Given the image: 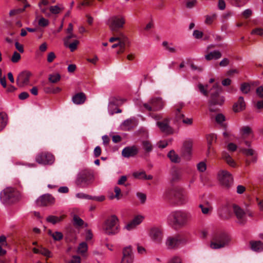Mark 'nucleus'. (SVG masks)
I'll return each instance as SVG.
<instances>
[{
	"instance_id": "nucleus-1",
	"label": "nucleus",
	"mask_w": 263,
	"mask_h": 263,
	"mask_svg": "<svg viewBox=\"0 0 263 263\" xmlns=\"http://www.w3.org/2000/svg\"><path fill=\"white\" fill-rule=\"evenodd\" d=\"M189 241V237L184 234H177L166 237L165 245L168 249H176L181 246L186 244Z\"/></svg>"
},
{
	"instance_id": "nucleus-2",
	"label": "nucleus",
	"mask_w": 263,
	"mask_h": 263,
	"mask_svg": "<svg viewBox=\"0 0 263 263\" xmlns=\"http://www.w3.org/2000/svg\"><path fill=\"white\" fill-rule=\"evenodd\" d=\"M170 218L173 220L175 225L183 227L192 220V213L185 211H175L171 213Z\"/></svg>"
},
{
	"instance_id": "nucleus-3",
	"label": "nucleus",
	"mask_w": 263,
	"mask_h": 263,
	"mask_svg": "<svg viewBox=\"0 0 263 263\" xmlns=\"http://www.w3.org/2000/svg\"><path fill=\"white\" fill-rule=\"evenodd\" d=\"M229 235L224 232L215 233L212 234L210 248L212 249H219L229 245Z\"/></svg>"
},
{
	"instance_id": "nucleus-4",
	"label": "nucleus",
	"mask_w": 263,
	"mask_h": 263,
	"mask_svg": "<svg viewBox=\"0 0 263 263\" xmlns=\"http://www.w3.org/2000/svg\"><path fill=\"white\" fill-rule=\"evenodd\" d=\"M220 92L221 88L217 84H215L210 90L211 99L209 101V110L211 112H215L217 110L214 106L221 105L224 101L223 97L219 95Z\"/></svg>"
},
{
	"instance_id": "nucleus-5",
	"label": "nucleus",
	"mask_w": 263,
	"mask_h": 263,
	"mask_svg": "<svg viewBox=\"0 0 263 263\" xmlns=\"http://www.w3.org/2000/svg\"><path fill=\"white\" fill-rule=\"evenodd\" d=\"M20 197V193L14 188L9 187L3 190L0 193V199L4 204H10L17 200Z\"/></svg>"
},
{
	"instance_id": "nucleus-6",
	"label": "nucleus",
	"mask_w": 263,
	"mask_h": 263,
	"mask_svg": "<svg viewBox=\"0 0 263 263\" xmlns=\"http://www.w3.org/2000/svg\"><path fill=\"white\" fill-rule=\"evenodd\" d=\"M103 231L107 235H115L120 231L119 219L118 217L112 215L105 221L103 226Z\"/></svg>"
},
{
	"instance_id": "nucleus-7",
	"label": "nucleus",
	"mask_w": 263,
	"mask_h": 263,
	"mask_svg": "<svg viewBox=\"0 0 263 263\" xmlns=\"http://www.w3.org/2000/svg\"><path fill=\"white\" fill-rule=\"evenodd\" d=\"M217 178L220 186L224 190L230 186V173L226 170H220L217 173Z\"/></svg>"
},
{
	"instance_id": "nucleus-8",
	"label": "nucleus",
	"mask_w": 263,
	"mask_h": 263,
	"mask_svg": "<svg viewBox=\"0 0 263 263\" xmlns=\"http://www.w3.org/2000/svg\"><path fill=\"white\" fill-rule=\"evenodd\" d=\"M125 23V18L121 15L113 16L108 20V25L112 31H117L123 28Z\"/></svg>"
},
{
	"instance_id": "nucleus-9",
	"label": "nucleus",
	"mask_w": 263,
	"mask_h": 263,
	"mask_svg": "<svg viewBox=\"0 0 263 263\" xmlns=\"http://www.w3.org/2000/svg\"><path fill=\"white\" fill-rule=\"evenodd\" d=\"M93 178L90 172L84 171L78 175L76 183L81 187H85L92 182Z\"/></svg>"
},
{
	"instance_id": "nucleus-10",
	"label": "nucleus",
	"mask_w": 263,
	"mask_h": 263,
	"mask_svg": "<svg viewBox=\"0 0 263 263\" xmlns=\"http://www.w3.org/2000/svg\"><path fill=\"white\" fill-rule=\"evenodd\" d=\"M148 236L153 242L160 245L163 239V230L159 227H152L148 231Z\"/></svg>"
},
{
	"instance_id": "nucleus-11",
	"label": "nucleus",
	"mask_w": 263,
	"mask_h": 263,
	"mask_svg": "<svg viewBox=\"0 0 263 263\" xmlns=\"http://www.w3.org/2000/svg\"><path fill=\"white\" fill-rule=\"evenodd\" d=\"M35 161L39 164L51 165L54 162V157L49 152H42L36 155Z\"/></svg>"
},
{
	"instance_id": "nucleus-12",
	"label": "nucleus",
	"mask_w": 263,
	"mask_h": 263,
	"mask_svg": "<svg viewBox=\"0 0 263 263\" xmlns=\"http://www.w3.org/2000/svg\"><path fill=\"white\" fill-rule=\"evenodd\" d=\"M223 136L224 143L223 148H226L222 152V158L227 163L229 164L230 163V157L229 153L230 152V142L229 141V133L224 131L222 133Z\"/></svg>"
},
{
	"instance_id": "nucleus-13",
	"label": "nucleus",
	"mask_w": 263,
	"mask_h": 263,
	"mask_svg": "<svg viewBox=\"0 0 263 263\" xmlns=\"http://www.w3.org/2000/svg\"><path fill=\"white\" fill-rule=\"evenodd\" d=\"M218 214L222 219H228L230 215V202L229 200L222 203L218 211Z\"/></svg>"
},
{
	"instance_id": "nucleus-14",
	"label": "nucleus",
	"mask_w": 263,
	"mask_h": 263,
	"mask_svg": "<svg viewBox=\"0 0 263 263\" xmlns=\"http://www.w3.org/2000/svg\"><path fill=\"white\" fill-rule=\"evenodd\" d=\"M31 76V72L24 71L21 72L17 76L16 83L20 87H23L28 85L29 83V79Z\"/></svg>"
},
{
	"instance_id": "nucleus-15",
	"label": "nucleus",
	"mask_w": 263,
	"mask_h": 263,
	"mask_svg": "<svg viewBox=\"0 0 263 263\" xmlns=\"http://www.w3.org/2000/svg\"><path fill=\"white\" fill-rule=\"evenodd\" d=\"M54 198L50 194H45L40 197L36 200V204L40 206H47L54 203Z\"/></svg>"
},
{
	"instance_id": "nucleus-16",
	"label": "nucleus",
	"mask_w": 263,
	"mask_h": 263,
	"mask_svg": "<svg viewBox=\"0 0 263 263\" xmlns=\"http://www.w3.org/2000/svg\"><path fill=\"white\" fill-rule=\"evenodd\" d=\"M233 209L234 213L238 220V222L240 224H244L247 221L245 211L237 205H233Z\"/></svg>"
},
{
	"instance_id": "nucleus-17",
	"label": "nucleus",
	"mask_w": 263,
	"mask_h": 263,
	"mask_svg": "<svg viewBox=\"0 0 263 263\" xmlns=\"http://www.w3.org/2000/svg\"><path fill=\"white\" fill-rule=\"evenodd\" d=\"M213 47H214V45H210L206 48V52L207 53L204 55V57L207 61L216 60L220 59L222 56L221 53L219 50L209 51V50Z\"/></svg>"
},
{
	"instance_id": "nucleus-18",
	"label": "nucleus",
	"mask_w": 263,
	"mask_h": 263,
	"mask_svg": "<svg viewBox=\"0 0 263 263\" xmlns=\"http://www.w3.org/2000/svg\"><path fill=\"white\" fill-rule=\"evenodd\" d=\"M143 216L137 215L124 227V229L128 231L133 230L143 221Z\"/></svg>"
},
{
	"instance_id": "nucleus-19",
	"label": "nucleus",
	"mask_w": 263,
	"mask_h": 263,
	"mask_svg": "<svg viewBox=\"0 0 263 263\" xmlns=\"http://www.w3.org/2000/svg\"><path fill=\"white\" fill-rule=\"evenodd\" d=\"M157 125L162 132L166 135H171L174 133V130L169 125V121L167 119H165L161 122H157Z\"/></svg>"
},
{
	"instance_id": "nucleus-20",
	"label": "nucleus",
	"mask_w": 263,
	"mask_h": 263,
	"mask_svg": "<svg viewBox=\"0 0 263 263\" xmlns=\"http://www.w3.org/2000/svg\"><path fill=\"white\" fill-rule=\"evenodd\" d=\"M149 103L153 106L154 111H158L162 109L164 105L165 102L160 97L152 98L149 100Z\"/></svg>"
},
{
	"instance_id": "nucleus-21",
	"label": "nucleus",
	"mask_w": 263,
	"mask_h": 263,
	"mask_svg": "<svg viewBox=\"0 0 263 263\" xmlns=\"http://www.w3.org/2000/svg\"><path fill=\"white\" fill-rule=\"evenodd\" d=\"M138 152V149L136 146H127L122 150V155L124 157L129 158L135 156Z\"/></svg>"
},
{
	"instance_id": "nucleus-22",
	"label": "nucleus",
	"mask_w": 263,
	"mask_h": 263,
	"mask_svg": "<svg viewBox=\"0 0 263 263\" xmlns=\"http://www.w3.org/2000/svg\"><path fill=\"white\" fill-rule=\"evenodd\" d=\"M246 108V103L244 99L242 97H239L238 101L235 103L233 106V110L235 112H238L243 110Z\"/></svg>"
},
{
	"instance_id": "nucleus-23",
	"label": "nucleus",
	"mask_w": 263,
	"mask_h": 263,
	"mask_svg": "<svg viewBox=\"0 0 263 263\" xmlns=\"http://www.w3.org/2000/svg\"><path fill=\"white\" fill-rule=\"evenodd\" d=\"M184 104L182 102H179L175 105V113L177 121H179L184 117V114L180 112L181 109L183 107Z\"/></svg>"
},
{
	"instance_id": "nucleus-24",
	"label": "nucleus",
	"mask_w": 263,
	"mask_h": 263,
	"mask_svg": "<svg viewBox=\"0 0 263 263\" xmlns=\"http://www.w3.org/2000/svg\"><path fill=\"white\" fill-rule=\"evenodd\" d=\"M86 100L85 95L83 92L76 94L72 97V100L73 103L79 105L84 103Z\"/></svg>"
},
{
	"instance_id": "nucleus-25",
	"label": "nucleus",
	"mask_w": 263,
	"mask_h": 263,
	"mask_svg": "<svg viewBox=\"0 0 263 263\" xmlns=\"http://www.w3.org/2000/svg\"><path fill=\"white\" fill-rule=\"evenodd\" d=\"M48 5V0H41V2H39L38 6L41 12L44 13L46 16L49 17L50 16V13L48 11V8L46 7Z\"/></svg>"
},
{
	"instance_id": "nucleus-26",
	"label": "nucleus",
	"mask_w": 263,
	"mask_h": 263,
	"mask_svg": "<svg viewBox=\"0 0 263 263\" xmlns=\"http://www.w3.org/2000/svg\"><path fill=\"white\" fill-rule=\"evenodd\" d=\"M250 244L253 251L260 252L263 251V242L261 241H251Z\"/></svg>"
},
{
	"instance_id": "nucleus-27",
	"label": "nucleus",
	"mask_w": 263,
	"mask_h": 263,
	"mask_svg": "<svg viewBox=\"0 0 263 263\" xmlns=\"http://www.w3.org/2000/svg\"><path fill=\"white\" fill-rule=\"evenodd\" d=\"M240 134L243 139L253 135V130L249 126H242L240 129Z\"/></svg>"
},
{
	"instance_id": "nucleus-28",
	"label": "nucleus",
	"mask_w": 263,
	"mask_h": 263,
	"mask_svg": "<svg viewBox=\"0 0 263 263\" xmlns=\"http://www.w3.org/2000/svg\"><path fill=\"white\" fill-rule=\"evenodd\" d=\"M216 122L224 129L228 127V124L224 122L226 121L225 116L222 114H218L215 117Z\"/></svg>"
},
{
	"instance_id": "nucleus-29",
	"label": "nucleus",
	"mask_w": 263,
	"mask_h": 263,
	"mask_svg": "<svg viewBox=\"0 0 263 263\" xmlns=\"http://www.w3.org/2000/svg\"><path fill=\"white\" fill-rule=\"evenodd\" d=\"M134 118H130L125 120L122 124V128L124 130H129L134 127Z\"/></svg>"
},
{
	"instance_id": "nucleus-30",
	"label": "nucleus",
	"mask_w": 263,
	"mask_h": 263,
	"mask_svg": "<svg viewBox=\"0 0 263 263\" xmlns=\"http://www.w3.org/2000/svg\"><path fill=\"white\" fill-rule=\"evenodd\" d=\"M48 234L52 237L54 241H60L63 238V234L59 231L52 232L51 230H48Z\"/></svg>"
},
{
	"instance_id": "nucleus-31",
	"label": "nucleus",
	"mask_w": 263,
	"mask_h": 263,
	"mask_svg": "<svg viewBox=\"0 0 263 263\" xmlns=\"http://www.w3.org/2000/svg\"><path fill=\"white\" fill-rule=\"evenodd\" d=\"M192 142L191 141H185L183 145V151L184 154L190 155L192 148Z\"/></svg>"
},
{
	"instance_id": "nucleus-32",
	"label": "nucleus",
	"mask_w": 263,
	"mask_h": 263,
	"mask_svg": "<svg viewBox=\"0 0 263 263\" xmlns=\"http://www.w3.org/2000/svg\"><path fill=\"white\" fill-rule=\"evenodd\" d=\"M7 116L6 114L1 112L0 113V132L2 131L6 126L7 124Z\"/></svg>"
},
{
	"instance_id": "nucleus-33",
	"label": "nucleus",
	"mask_w": 263,
	"mask_h": 263,
	"mask_svg": "<svg viewBox=\"0 0 263 263\" xmlns=\"http://www.w3.org/2000/svg\"><path fill=\"white\" fill-rule=\"evenodd\" d=\"M73 223L74 226L81 227L85 224V227H87V223H85L84 221L78 215H74L73 216Z\"/></svg>"
},
{
	"instance_id": "nucleus-34",
	"label": "nucleus",
	"mask_w": 263,
	"mask_h": 263,
	"mask_svg": "<svg viewBox=\"0 0 263 263\" xmlns=\"http://www.w3.org/2000/svg\"><path fill=\"white\" fill-rule=\"evenodd\" d=\"M50 13L53 14H57L64 9V7L61 5H57L55 6H50L49 8Z\"/></svg>"
},
{
	"instance_id": "nucleus-35",
	"label": "nucleus",
	"mask_w": 263,
	"mask_h": 263,
	"mask_svg": "<svg viewBox=\"0 0 263 263\" xmlns=\"http://www.w3.org/2000/svg\"><path fill=\"white\" fill-rule=\"evenodd\" d=\"M63 218V216L58 217L53 215H50L46 218V220L47 222L54 224L62 221Z\"/></svg>"
},
{
	"instance_id": "nucleus-36",
	"label": "nucleus",
	"mask_w": 263,
	"mask_h": 263,
	"mask_svg": "<svg viewBox=\"0 0 263 263\" xmlns=\"http://www.w3.org/2000/svg\"><path fill=\"white\" fill-rule=\"evenodd\" d=\"M142 146L146 153H149L153 150V146L149 141L144 140L142 141Z\"/></svg>"
},
{
	"instance_id": "nucleus-37",
	"label": "nucleus",
	"mask_w": 263,
	"mask_h": 263,
	"mask_svg": "<svg viewBox=\"0 0 263 263\" xmlns=\"http://www.w3.org/2000/svg\"><path fill=\"white\" fill-rule=\"evenodd\" d=\"M167 157L173 162L177 163L179 162V158L174 151H171L167 154Z\"/></svg>"
},
{
	"instance_id": "nucleus-38",
	"label": "nucleus",
	"mask_w": 263,
	"mask_h": 263,
	"mask_svg": "<svg viewBox=\"0 0 263 263\" xmlns=\"http://www.w3.org/2000/svg\"><path fill=\"white\" fill-rule=\"evenodd\" d=\"M87 248V243L85 242H83L79 245L78 248V252L80 254H83L86 252Z\"/></svg>"
},
{
	"instance_id": "nucleus-39",
	"label": "nucleus",
	"mask_w": 263,
	"mask_h": 263,
	"mask_svg": "<svg viewBox=\"0 0 263 263\" xmlns=\"http://www.w3.org/2000/svg\"><path fill=\"white\" fill-rule=\"evenodd\" d=\"M61 76L59 73H54L49 75V81L52 83H56L60 80Z\"/></svg>"
},
{
	"instance_id": "nucleus-40",
	"label": "nucleus",
	"mask_w": 263,
	"mask_h": 263,
	"mask_svg": "<svg viewBox=\"0 0 263 263\" xmlns=\"http://www.w3.org/2000/svg\"><path fill=\"white\" fill-rule=\"evenodd\" d=\"M123 257H133L130 247H125L123 250Z\"/></svg>"
},
{
	"instance_id": "nucleus-41",
	"label": "nucleus",
	"mask_w": 263,
	"mask_h": 263,
	"mask_svg": "<svg viewBox=\"0 0 263 263\" xmlns=\"http://www.w3.org/2000/svg\"><path fill=\"white\" fill-rule=\"evenodd\" d=\"M114 191L115 192V195L110 196V199H112L114 198H115L119 200L122 196V194H121V189L118 186H115L114 189Z\"/></svg>"
},
{
	"instance_id": "nucleus-42",
	"label": "nucleus",
	"mask_w": 263,
	"mask_h": 263,
	"mask_svg": "<svg viewBox=\"0 0 263 263\" xmlns=\"http://www.w3.org/2000/svg\"><path fill=\"white\" fill-rule=\"evenodd\" d=\"M240 90L243 93H248L250 91V85L248 83H243L241 85Z\"/></svg>"
},
{
	"instance_id": "nucleus-43",
	"label": "nucleus",
	"mask_w": 263,
	"mask_h": 263,
	"mask_svg": "<svg viewBox=\"0 0 263 263\" xmlns=\"http://www.w3.org/2000/svg\"><path fill=\"white\" fill-rule=\"evenodd\" d=\"M197 168L199 172H204L206 169V165L204 161H201L197 165Z\"/></svg>"
},
{
	"instance_id": "nucleus-44",
	"label": "nucleus",
	"mask_w": 263,
	"mask_h": 263,
	"mask_svg": "<svg viewBox=\"0 0 263 263\" xmlns=\"http://www.w3.org/2000/svg\"><path fill=\"white\" fill-rule=\"evenodd\" d=\"M198 89L200 91V92L202 93L205 96H208V92L207 90V86H204L202 84H199L198 85Z\"/></svg>"
},
{
	"instance_id": "nucleus-45",
	"label": "nucleus",
	"mask_w": 263,
	"mask_h": 263,
	"mask_svg": "<svg viewBox=\"0 0 263 263\" xmlns=\"http://www.w3.org/2000/svg\"><path fill=\"white\" fill-rule=\"evenodd\" d=\"M24 11V9H14L10 11L9 15L10 17L14 16L21 13Z\"/></svg>"
},
{
	"instance_id": "nucleus-46",
	"label": "nucleus",
	"mask_w": 263,
	"mask_h": 263,
	"mask_svg": "<svg viewBox=\"0 0 263 263\" xmlns=\"http://www.w3.org/2000/svg\"><path fill=\"white\" fill-rule=\"evenodd\" d=\"M162 45L164 47H165V49L167 51H168L170 52H171V53L176 52V49L175 48V47L170 46L167 42H166V41L163 42L162 43Z\"/></svg>"
},
{
	"instance_id": "nucleus-47",
	"label": "nucleus",
	"mask_w": 263,
	"mask_h": 263,
	"mask_svg": "<svg viewBox=\"0 0 263 263\" xmlns=\"http://www.w3.org/2000/svg\"><path fill=\"white\" fill-rule=\"evenodd\" d=\"M133 176L136 178L145 179L146 173L144 171L134 172L133 173Z\"/></svg>"
},
{
	"instance_id": "nucleus-48",
	"label": "nucleus",
	"mask_w": 263,
	"mask_h": 263,
	"mask_svg": "<svg viewBox=\"0 0 263 263\" xmlns=\"http://www.w3.org/2000/svg\"><path fill=\"white\" fill-rule=\"evenodd\" d=\"M241 152L246 156H253L254 154V151L252 148H242L241 150Z\"/></svg>"
},
{
	"instance_id": "nucleus-49",
	"label": "nucleus",
	"mask_w": 263,
	"mask_h": 263,
	"mask_svg": "<svg viewBox=\"0 0 263 263\" xmlns=\"http://www.w3.org/2000/svg\"><path fill=\"white\" fill-rule=\"evenodd\" d=\"M21 55L19 53L16 51H14L11 57V60L13 63H17L21 59Z\"/></svg>"
},
{
	"instance_id": "nucleus-50",
	"label": "nucleus",
	"mask_w": 263,
	"mask_h": 263,
	"mask_svg": "<svg viewBox=\"0 0 263 263\" xmlns=\"http://www.w3.org/2000/svg\"><path fill=\"white\" fill-rule=\"evenodd\" d=\"M79 43V42L78 40H74L72 43L70 44H69V42L68 46L66 47H69L70 51L72 52L77 49V46Z\"/></svg>"
},
{
	"instance_id": "nucleus-51",
	"label": "nucleus",
	"mask_w": 263,
	"mask_h": 263,
	"mask_svg": "<svg viewBox=\"0 0 263 263\" xmlns=\"http://www.w3.org/2000/svg\"><path fill=\"white\" fill-rule=\"evenodd\" d=\"M114 104L110 102L108 105V112L110 115H113L115 113H120L122 112L121 109H117V111H114L112 110V108L114 107Z\"/></svg>"
},
{
	"instance_id": "nucleus-52",
	"label": "nucleus",
	"mask_w": 263,
	"mask_h": 263,
	"mask_svg": "<svg viewBox=\"0 0 263 263\" xmlns=\"http://www.w3.org/2000/svg\"><path fill=\"white\" fill-rule=\"evenodd\" d=\"M38 24L41 27H46L48 25L49 21L43 17H41L38 21Z\"/></svg>"
},
{
	"instance_id": "nucleus-53",
	"label": "nucleus",
	"mask_w": 263,
	"mask_h": 263,
	"mask_svg": "<svg viewBox=\"0 0 263 263\" xmlns=\"http://www.w3.org/2000/svg\"><path fill=\"white\" fill-rule=\"evenodd\" d=\"M199 207L201 209L202 213L203 214H209L212 211V209H211L210 208L206 207L205 206H204L200 204L199 205Z\"/></svg>"
},
{
	"instance_id": "nucleus-54",
	"label": "nucleus",
	"mask_w": 263,
	"mask_h": 263,
	"mask_svg": "<svg viewBox=\"0 0 263 263\" xmlns=\"http://www.w3.org/2000/svg\"><path fill=\"white\" fill-rule=\"evenodd\" d=\"M40 254H41L45 256L50 257L51 252L47 249L43 248L42 247H40Z\"/></svg>"
},
{
	"instance_id": "nucleus-55",
	"label": "nucleus",
	"mask_w": 263,
	"mask_h": 263,
	"mask_svg": "<svg viewBox=\"0 0 263 263\" xmlns=\"http://www.w3.org/2000/svg\"><path fill=\"white\" fill-rule=\"evenodd\" d=\"M197 3V0H188L186 3V7L191 9L196 5Z\"/></svg>"
},
{
	"instance_id": "nucleus-56",
	"label": "nucleus",
	"mask_w": 263,
	"mask_h": 263,
	"mask_svg": "<svg viewBox=\"0 0 263 263\" xmlns=\"http://www.w3.org/2000/svg\"><path fill=\"white\" fill-rule=\"evenodd\" d=\"M216 16V14H213L212 15H206L205 20V23L206 24H211L213 22Z\"/></svg>"
},
{
	"instance_id": "nucleus-57",
	"label": "nucleus",
	"mask_w": 263,
	"mask_h": 263,
	"mask_svg": "<svg viewBox=\"0 0 263 263\" xmlns=\"http://www.w3.org/2000/svg\"><path fill=\"white\" fill-rule=\"evenodd\" d=\"M120 49L117 51V54H120L123 53L125 50V41L121 40L120 41V45H119Z\"/></svg>"
},
{
	"instance_id": "nucleus-58",
	"label": "nucleus",
	"mask_w": 263,
	"mask_h": 263,
	"mask_svg": "<svg viewBox=\"0 0 263 263\" xmlns=\"http://www.w3.org/2000/svg\"><path fill=\"white\" fill-rule=\"evenodd\" d=\"M208 145L212 146L213 141L216 139V136L214 134L209 135L207 137Z\"/></svg>"
},
{
	"instance_id": "nucleus-59",
	"label": "nucleus",
	"mask_w": 263,
	"mask_h": 263,
	"mask_svg": "<svg viewBox=\"0 0 263 263\" xmlns=\"http://www.w3.org/2000/svg\"><path fill=\"white\" fill-rule=\"evenodd\" d=\"M137 196L142 203H145L146 199V196L145 194L141 193H137Z\"/></svg>"
},
{
	"instance_id": "nucleus-60",
	"label": "nucleus",
	"mask_w": 263,
	"mask_h": 263,
	"mask_svg": "<svg viewBox=\"0 0 263 263\" xmlns=\"http://www.w3.org/2000/svg\"><path fill=\"white\" fill-rule=\"evenodd\" d=\"M252 34H257L258 35L263 36V29L257 28L253 30L251 32Z\"/></svg>"
},
{
	"instance_id": "nucleus-61",
	"label": "nucleus",
	"mask_w": 263,
	"mask_h": 263,
	"mask_svg": "<svg viewBox=\"0 0 263 263\" xmlns=\"http://www.w3.org/2000/svg\"><path fill=\"white\" fill-rule=\"evenodd\" d=\"M56 56L53 52H50L47 55V61L49 63H51L55 59Z\"/></svg>"
},
{
	"instance_id": "nucleus-62",
	"label": "nucleus",
	"mask_w": 263,
	"mask_h": 263,
	"mask_svg": "<svg viewBox=\"0 0 263 263\" xmlns=\"http://www.w3.org/2000/svg\"><path fill=\"white\" fill-rule=\"evenodd\" d=\"M193 36L195 39H199L203 36V33L200 31L195 30L193 32Z\"/></svg>"
},
{
	"instance_id": "nucleus-63",
	"label": "nucleus",
	"mask_w": 263,
	"mask_h": 263,
	"mask_svg": "<svg viewBox=\"0 0 263 263\" xmlns=\"http://www.w3.org/2000/svg\"><path fill=\"white\" fill-rule=\"evenodd\" d=\"M246 191V187L242 185H238L236 187V192L238 194H243Z\"/></svg>"
},
{
	"instance_id": "nucleus-64",
	"label": "nucleus",
	"mask_w": 263,
	"mask_h": 263,
	"mask_svg": "<svg viewBox=\"0 0 263 263\" xmlns=\"http://www.w3.org/2000/svg\"><path fill=\"white\" fill-rule=\"evenodd\" d=\"M133 257H123L121 263H133Z\"/></svg>"
}]
</instances>
